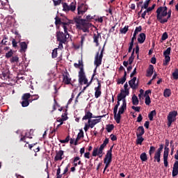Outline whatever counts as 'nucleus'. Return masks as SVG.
Returning <instances> with one entry per match:
<instances>
[{
    "label": "nucleus",
    "instance_id": "cd10ccee",
    "mask_svg": "<svg viewBox=\"0 0 178 178\" xmlns=\"http://www.w3.org/2000/svg\"><path fill=\"white\" fill-rule=\"evenodd\" d=\"M92 117V113L91 112H87L86 115L83 117L82 120H91Z\"/></svg>",
    "mask_w": 178,
    "mask_h": 178
},
{
    "label": "nucleus",
    "instance_id": "864d4df0",
    "mask_svg": "<svg viewBox=\"0 0 178 178\" xmlns=\"http://www.w3.org/2000/svg\"><path fill=\"white\" fill-rule=\"evenodd\" d=\"M155 6H156V4H153L152 7H147V8H146L148 15H149V12H152V10H154V9H155Z\"/></svg>",
    "mask_w": 178,
    "mask_h": 178
},
{
    "label": "nucleus",
    "instance_id": "f8f14e48",
    "mask_svg": "<svg viewBox=\"0 0 178 178\" xmlns=\"http://www.w3.org/2000/svg\"><path fill=\"white\" fill-rule=\"evenodd\" d=\"M102 85L99 81H97V87L95 88V98H99L102 92H101Z\"/></svg>",
    "mask_w": 178,
    "mask_h": 178
},
{
    "label": "nucleus",
    "instance_id": "20e7f679",
    "mask_svg": "<svg viewBox=\"0 0 178 178\" xmlns=\"http://www.w3.org/2000/svg\"><path fill=\"white\" fill-rule=\"evenodd\" d=\"M108 144H109V138H106L103 143L100 145L99 150L97 147H95L93 149V152L92 154V156H97V155H99V158H102V153L104 152V149H105Z\"/></svg>",
    "mask_w": 178,
    "mask_h": 178
},
{
    "label": "nucleus",
    "instance_id": "a18cd8bd",
    "mask_svg": "<svg viewBox=\"0 0 178 178\" xmlns=\"http://www.w3.org/2000/svg\"><path fill=\"white\" fill-rule=\"evenodd\" d=\"M172 51V48L168 47L165 51H163L164 56H169L170 55V51Z\"/></svg>",
    "mask_w": 178,
    "mask_h": 178
},
{
    "label": "nucleus",
    "instance_id": "bb28decb",
    "mask_svg": "<svg viewBox=\"0 0 178 178\" xmlns=\"http://www.w3.org/2000/svg\"><path fill=\"white\" fill-rule=\"evenodd\" d=\"M20 45V52H26V50L27 49V43L26 42H21L19 43Z\"/></svg>",
    "mask_w": 178,
    "mask_h": 178
},
{
    "label": "nucleus",
    "instance_id": "7c9ffc66",
    "mask_svg": "<svg viewBox=\"0 0 178 178\" xmlns=\"http://www.w3.org/2000/svg\"><path fill=\"white\" fill-rule=\"evenodd\" d=\"M163 95L165 98H168V97H170V95H172V90L169 88H166L163 92Z\"/></svg>",
    "mask_w": 178,
    "mask_h": 178
},
{
    "label": "nucleus",
    "instance_id": "ddd939ff",
    "mask_svg": "<svg viewBox=\"0 0 178 178\" xmlns=\"http://www.w3.org/2000/svg\"><path fill=\"white\" fill-rule=\"evenodd\" d=\"M136 81H137V77L136 76H134L132 79L129 81V84L131 88H132V90H136V88H138V82L136 83Z\"/></svg>",
    "mask_w": 178,
    "mask_h": 178
},
{
    "label": "nucleus",
    "instance_id": "c9c22d12",
    "mask_svg": "<svg viewBox=\"0 0 178 178\" xmlns=\"http://www.w3.org/2000/svg\"><path fill=\"white\" fill-rule=\"evenodd\" d=\"M156 148L154 146H150L149 150V155L151 158V159H152V154H154V152H155Z\"/></svg>",
    "mask_w": 178,
    "mask_h": 178
},
{
    "label": "nucleus",
    "instance_id": "3c124183",
    "mask_svg": "<svg viewBox=\"0 0 178 178\" xmlns=\"http://www.w3.org/2000/svg\"><path fill=\"white\" fill-rule=\"evenodd\" d=\"M87 36V33H85L81 36V46L83 47V44L84 41H86V37Z\"/></svg>",
    "mask_w": 178,
    "mask_h": 178
},
{
    "label": "nucleus",
    "instance_id": "c756f323",
    "mask_svg": "<svg viewBox=\"0 0 178 178\" xmlns=\"http://www.w3.org/2000/svg\"><path fill=\"white\" fill-rule=\"evenodd\" d=\"M154 162H157L159 163L161 162V153H158L157 152H155L154 156Z\"/></svg>",
    "mask_w": 178,
    "mask_h": 178
},
{
    "label": "nucleus",
    "instance_id": "4be33fe9",
    "mask_svg": "<svg viewBox=\"0 0 178 178\" xmlns=\"http://www.w3.org/2000/svg\"><path fill=\"white\" fill-rule=\"evenodd\" d=\"M145 33H141L138 38V42H139V44H144V42H145Z\"/></svg>",
    "mask_w": 178,
    "mask_h": 178
},
{
    "label": "nucleus",
    "instance_id": "6e6d98bb",
    "mask_svg": "<svg viewBox=\"0 0 178 178\" xmlns=\"http://www.w3.org/2000/svg\"><path fill=\"white\" fill-rule=\"evenodd\" d=\"M70 140V136H68L65 138V140H60V143H61V144H65L66 143H69Z\"/></svg>",
    "mask_w": 178,
    "mask_h": 178
},
{
    "label": "nucleus",
    "instance_id": "de8ad7c7",
    "mask_svg": "<svg viewBox=\"0 0 178 178\" xmlns=\"http://www.w3.org/2000/svg\"><path fill=\"white\" fill-rule=\"evenodd\" d=\"M172 77L174 80H178V69H175V72L172 73Z\"/></svg>",
    "mask_w": 178,
    "mask_h": 178
},
{
    "label": "nucleus",
    "instance_id": "e433bc0d",
    "mask_svg": "<svg viewBox=\"0 0 178 178\" xmlns=\"http://www.w3.org/2000/svg\"><path fill=\"white\" fill-rule=\"evenodd\" d=\"M21 105L23 108H26L30 105V100H22Z\"/></svg>",
    "mask_w": 178,
    "mask_h": 178
},
{
    "label": "nucleus",
    "instance_id": "603ef678",
    "mask_svg": "<svg viewBox=\"0 0 178 178\" xmlns=\"http://www.w3.org/2000/svg\"><path fill=\"white\" fill-rule=\"evenodd\" d=\"M11 63H15V62H19V57L17 56H13L10 58Z\"/></svg>",
    "mask_w": 178,
    "mask_h": 178
},
{
    "label": "nucleus",
    "instance_id": "09e8293b",
    "mask_svg": "<svg viewBox=\"0 0 178 178\" xmlns=\"http://www.w3.org/2000/svg\"><path fill=\"white\" fill-rule=\"evenodd\" d=\"M12 56H13V51L10 49L8 53L6 54V58L9 59V58H12Z\"/></svg>",
    "mask_w": 178,
    "mask_h": 178
},
{
    "label": "nucleus",
    "instance_id": "680f3d73",
    "mask_svg": "<svg viewBox=\"0 0 178 178\" xmlns=\"http://www.w3.org/2000/svg\"><path fill=\"white\" fill-rule=\"evenodd\" d=\"M143 30V27L141 26H139L136 28L134 33L136 34H138V33H140V31Z\"/></svg>",
    "mask_w": 178,
    "mask_h": 178
},
{
    "label": "nucleus",
    "instance_id": "0e129e2a",
    "mask_svg": "<svg viewBox=\"0 0 178 178\" xmlns=\"http://www.w3.org/2000/svg\"><path fill=\"white\" fill-rule=\"evenodd\" d=\"M77 137L79 138H83L84 137V131H83V129H81L79 133L77 135Z\"/></svg>",
    "mask_w": 178,
    "mask_h": 178
},
{
    "label": "nucleus",
    "instance_id": "58836bf2",
    "mask_svg": "<svg viewBox=\"0 0 178 178\" xmlns=\"http://www.w3.org/2000/svg\"><path fill=\"white\" fill-rule=\"evenodd\" d=\"M165 60H163V65L164 66H168V63L170 62V56H164Z\"/></svg>",
    "mask_w": 178,
    "mask_h": 178
},
{
    "label": "nucleus",
    "instance_id": "ea45409f",
    "mask_svg": "<svg viewBox=\"0 0 178 178\" xmlns=\"http://www.w3.org/2000/svg\"><path fill=\"white\" fill-rule=\"evenodd\" d=\"M70 7V10H71V12H74V10H76V2H72L70 3V5L69 6Z\"/></svg>",
    "mask_w": 178,
    "mask_h": 178
},
{
    "label": "nucleus",
    "instance_id": "473e14b6",
    "mask_svg": "<svg viewBox=\"0 0 178 178\" xmlns=\"http://www.w3.org/2000/svg\"><path fill=\"white\" fill-rule=\"evenodd\" d=\"M140 158L142 162H147V161L148 160V156H147V153L145 152L142 153L140 156Z\"/></svg>",
    "mask_w": 178,
    "mask_h": 178
},
{
    "label": "nucleus",
    "instance_id": "a878e982",
    "mask_svg": "<svg viewBox=\"0 0 178 178\" xmlns=\"http://www.w3.org/2000/svg\"><path fill=\"white\" fill-rule=\"evenodd\" d=\"M127 76V72L124 71L123 77L118 80L117 84H124V83L126 82Z\"/></svg>",
    "mask_w": 178,
    "mask_h": 178
},
{
    "label": "nucleus",
    "instance_id": "7ed1b4c3",
    "mask_svg": "<svg viewBox=\"0 0 178 178\" xmlns=\"http://www.w3.org/2000/svg\"><path fill=\"white\" fill-rule=\"evenodd\" d=\"M156 19L161 24H165L168 23L170 17L172 16V10H169L168 12V7H159L156 11Z\"/></svg>",
    "mask_w": 178,
    "mask_h": 178
},
{
    "label": "nucleus",
    "instance_id": "f3484780",
    "mask_svg": "<svg viewBox=\"0 0 178 178\" xmlns=\"http://www.w3.org/2000/svg\"><path fill=\"white\" fill-rule=\"evenodd\" d=\"M63 154H64L63 150H60L58 152L56 151V156L54 157V161H62L63 159Z\"/></svg>",
    "mask_w": 178,
    "mask_h": 178
},
{
    "label": "nucleus",
    "instance_id": "72a5a7b5",
    "mask_svg": "<svg viewBox=\"0 0 178 178\" xmlns=\"http://www.w3.org/2000/svg\"><path fill=\"white\" fill-rule=\"evenodd\" d=\"M127 103L126 102V100H124V102H122V104L120 106L118 112H124V110L126 109Z\"/></svg>",
    "mask_w": 178,
    "mask_h": 178
},
{
    "label": "nucleus",
    "instance_id": "6ab92c4d",
    "mask_svg": "<svg viewBox=\"0 0 178 178\" xmlns=\"http://www.w3.org/2000/svg\"><path fill=\"white\" fill-rule=\"evenodd\" d=\"M122 115H123V112H114V119L116 123H120V119H122Z\"/></svg>",
    "mask_w": 178,
    "mask_h": 178
},
{
    "label": "nucleus",
    "instance_id": "b1692460",
    "mask_svg": "<svg viewBox=\"0 0 178 178\" xmlns=\"http://www.w3.org/2000/svg\"><path fill=\"white\" fill-rule=\"evenodd\" d=\"M65 120H67V113L63 114L62 118H57V122H58L60 124H63V122H65Z\"/></svg>",
    "mask_w": 178,
    "mask_h": 178
},
{
    "label": "nucleus",
    "instance_id": "412c9836",
    "mask_svg": "<svg viewBox=\"0 0 178 178\" xmlns=\"http://www.w3.org/2000/svg\"><path fill=\"white\" fill-rule=\"evenodd\" d=\"M152 74H154V65H149V67L147 70L146 76L151 77V76H152Z\"/></svg>",
    "mask_w": 178,
    "mask_h": 178
},
{
    "label": "nucleus",
    "instance_id": "aec40b11",
    "mask_svg": "<svg viewBox=\"0 0 178 178\" xmlns=\"http://www.w3.org/2000/svg\"><path fill=\"white\" fill-rule=\"evenodd\" d=\"M144 133H145V129H144V127H138L137 129L136 137H141L144 136Z\"/></svg>",
    "mask_w": 178,
    "mask_h": 178
},
{
    "label": "nucleus",
    "instance_id": "f257e3e1",
    "mask_svg": "<svg viewBox=\"0 0 178 178\" xmlns=\"http://www.w3.org/2000/svg\"><path fill=\"white\" fill-rule=\"evenodd\" d=\"M74 67L76 69H79L78 77H79V83L81 86L83 84H87V87H90L92 83V80H94V77L97 75V67L93 71V74L91 77L90 81L88 82V79L86 76V72H84V65L83 64V60H79V63H74Z\"/></svg>",
    "mask_w": 178,
    "mask_h": 178
},
{
    "label": "nucleus",
    "instance_id": "5fc2aeb1",
    "mask_svg": "<svg viewBox=\"0 0 178 178\" xmlns=\"http://www.w3.org/2000/svg\"><path fill=\"white\" fill-rule=\"evenodd\" d=\"M168 156H163L164 166L165 168H168V166H169V163L168 162Z\"/></svg>",
    "mask_w": 178,
    "mask_h": 178
},
{
    "label": "nucleus",
    "instance_id": "5701e85b",
    "mask_svg": "<svg viewBox=\"0 0 178 178\" xmlns=\"http://www.w3.org/2000/svg\"><path fill=\"white\" fill-rule=\"evenodd\" d=\"M150 2H151V0H146L144 2L143 6H141V10L140 11L138 12V15H141V13H143V9H147Z\"/></svg>",
    "mask_w": 178,
    "mask_h": 178
},
{
    "label": "nucleus",
    "instance_id": "f704fd0d",
    "mask_svg": "<svg viewBox=\"0 0 178 178\" xmlns=\"http://www.w3.org/2000/svg\"><path fill=\"white\" fill-rule=\"evenodd\" d=\"M136 144L138 145H141L143 144V142L144 141V138L143 136H136Z\"/></svg>",
    "mask_w": 178,
    "mask_h": 178
},
{
    "label": "nucleus",
    "instance_id": "774afa93",
    "mask_svg": "<svg viewBox=\"0 0 178 178\" xmlns=\"http://www.w3.org/2000/svg\"><path fill=\"white\" fill-rule=\"evenodd\" d=\"M12 44L13 48H17V42H16V40L15 39L12 40Z\"/></svg>",
    "mask_w": 178,
    "mask_h": 178
},
{
    "label": "nucleus",
    "instance_id": "2f4dec72",
    "mask_svg": "<svg viewBox=\"0 0 178 178\" xmlns=\"http://www.w3.org/2000/svg\"><path fill=\"white\" fill-rule=\"evenodd\" d=\"M115 129V125L113 124H108L106 125V130L108 133H111L112 130Z\"/></svg>",
    "mask_w": 178,
    "mask_h": 178
},
{
    "label": "nucleus",
    "instance_id": "8fccbe9b",
    "mask_svg": "<svg viewBox=\"0 0 178 178\" xmlns=\"http://www.w3.org/2000/svg\"><path fill=\"white\" fill-rule=\"evenodd\" d=\"M168 37H169V35H168V33L165 32L163 33L161 40V41H165V40H168Z\"/></svg>",
    "mask_w": 178,
    "mask_h": 178
},
{
    "label": "nucleus",
    "instance_id": "37998d69",
    "mask_svg": "<svg viewBox=\"0 0 178 178\" xmlns=\"http://www.w3.org/2000/svg\"><path fill=\"white\" fill-rule=\"evenodd\" d=\"M63 10L65 12H69L70 7L69 5H67V3H63Z\"/></svg>",
    "mask_w": 178,
    "mask_h": 178
},
{
    "label": "nucleus",
    "instance_id": "e2e57ef3",
    "mask_svg": "<svg viewBox=\"0 0 178 178\" xmlns=\"http://www.w3.org/2000/svg\"><path fill=\"white\" fill-rule=\"evenodd\" d=\"M133 47H134V43L133 42H129V47L128 49V53L130 54V52H131V51H133Z\"/></svg>",
    "mask_w": 178,
    "mask_h": 178
},
{
    "label": "nucleus",
    "instance_id": "49530a36",
    "mask_svg": "<svg viewBox=\"0 0 178 178\" xmlns=\"http://www.w3.org/2000/svg\"><path fill=\"white\" fill-rule=\"evenodd\" d=\"M58 56V49H54L51 53V58L55 59Z\"/></svg>",
    "mask_w": 178,
    "mask_h": 178
},
{
    "label": "nucleus",
    "instance_id": "13d9d810",
    "mask_svg": "<svg viewBox=\"0 0 178 178\" xmlns=\"http://www.w3.org/2000/svg\"><path fill=\"white\" fill-rule=\"evenodd\" d=\"M163 156H169V147H164Z\"/></svg>",
    "mask_w": 178,
    "mask_h": 178
},
{
    "label": "nucleus",
    "instance_id": "9b49d317",
    "mask_svg": "<svg viewBox=\"0 0 178 178\" xmlns=\"http://www.w3.org/2000/svg\"><path fill=\"white\" fill-rule=\"evenodd\" d=\"M54 102L56 103L54 106H53V110L52 112L55 111H59L60 112H67V105H66L64 107H60V106H59V104H58V103H56V100L54 99Z\"/></svg>",
    "mask_w": 178,
    "mask_h": 178
},
{
    "label": "nucleus",
    "instance_id": "4c0bfd02",
    "mask_svg": "<svg viewBox=\"0 0 178 178\" xmlns=\"http://www.w3.org/2000/svg\"><path fill=\"white\" fill-rule=\"evenodd\" d=\"M132 103L133 105H138V98L137 96H136V95L132 96Z\"/></svg>",
    "mask_w": 178,
    "mask_h": 178
},
{
    "label": "nucleus",
    "instance_id": "6e6552de",
    "mask_svg": "<svg viewBox=\"0 0 178 178\" xmlns=\"http://www.w3.org/2000/svg\"><path fill=\"white\" fill-rule=\"evenodd\" d=\"M129 94V90H124L122 89L120 90V93L118 94L117 97L118 102H120V101H122V102H124V101H126V97H127Z\"/></svg>",
    "mask_w": 178,
    "mask_h": 178
},
{
    "label": "nucleus",
    "instance_id": "dca6fc26",
    "mask_svg": "<svg viewBox=\"0 0 178 178\" xmlns=\"http://www.w3.org/2000/svg\"><path fill=\"white\" fill-rule=\"evenodd\" d=\"M0 78L1 80H8L9 79V70H1V74H0Z\"/></svg>",
    "mask_w": 178,
    "mask_h": 178
},
{
    "label": "nucleus",
    "instance_id": "39448f33",
    "mask_svg": "<svg viewBox=\"0 0 178 178\" xmlns=\"http://www.w3.org/2000/svg\"><path fill=\"white\" fill-rule=\"evenodd\" d=\"M55 19H56V22H55L56 26H58V24H61L63 29H64V31L65 33H67V30L69 27H70V24H72V21H70L66 17H64L63 19H60L59 17H56Z\"/></svg>",
    "mask_w": 178,
    "mask_h": 178
},
{
    "label": "nucleus",
    "instance_id": "f03ea898",
    "mask_svg": "<svg viewBox=\"0 0 178 178\" xmlns=\"http://www.w3.org/2000/svg\"><path fill=\"white\" fill-rule=\"evenodd\" d=\"M92 20H94V17L91 15L86 16V19H81V16H78L74 18V21L76 24V29L82 30L83 33H90V29L92 26V24L90 23Z\"/></svg>",
    "mask_w": 178,
    "mask_h": 178
},
{
    "label": "nucleus",
    "instance_id": "79ce46f5",
    "mask_svg": "<svg viewBox=\"0 0 178 178\" xmlns=\"http://www.w3.org/2000/svg\"><path fill=\"white\" fill-rule=\"evenodd\" d=\"M40 98V96L38 95H31V99H29L30 102L32 101H37Z\"/></svg>",
    "mask_w": 178,
    "mask_h": 178
},
{
    "label": "nucleus",
    "instance_id": "c03bdc74",
    "mask_svg": "<svg viewBox=\"0 0 178 178\" xmlns=\"http://www.w3.org/2000/svg\"><path fill=\"white\" fill-rule=\"evenodd\" d=\"M156 115V112H150L148 115V118L150 120V122H152L154 120V116Z\"/></svg>",
    "mask_w": 178,
    "mask_h": 178
},
{
    "label": "nucleus",
    "instance_id": "423d86ee",
    "mask_svg": "<svg viewBox=\"0 0 178 178\" xmlns=\"http://www.w3.org/2000/svg\"><path fill=\"white\" fill-rule=\"evenodd\" d=\"M70 37V35L67 32H67L64 31V33L63 32H60V31H58L56 33L57 41H60L61 42H66V41H67Z\"/></svg>",
    "mask_w": 178,
    "mask_h": 178
},
{
    "label": "nucleus",
    "instance_id": "bf43d9fd",
    "mask_svg": "<svg viewBox=\"0 0 178 178\" xmlns=\"http://www.w3.org/2000/svg\"><path fill=\"white\" fill-rule=\"evenodd\" d=\"M163 156H169V147H164Z\"/></svg>",
    "mask_w": 178,
    "mask_h": 178
},
{
    "label": "nucleus",
    "instance_id": "1a4fd4ad",
    "mask_svg": "<svg viewBox=\"0 0 178 178\" xmlns=\"http://www.w3.org/2000/svg\"><path fill=\"white\" fill-rule=\"evenodd\" d=\"M102 58H104V56L102 54H99V51H98L95 56L94 61V65L96 66V67H99V66L102 65Z\"/></svg>",
    "mask_w": 178,
    "mask_h": 178
},
{
    "label": "nucleus",
    "instance_id": "052dcab7",
    "mask_svg": "<svg viewBox=\"0 0 178 178\" xmlns=\"http://www.w3.org/2000/svg\"><path fill=\"white\" fill-rule=\"evenodd\" d=\"M145 104L147 105H149L151 104V98L149 97V95L146 96L145 99Z\"/></svg>",
    "mask_w": 178,
    "mask_h": 178
},
{
    "label": "nucleus",
    "instance_id": "338daca9",
    "mask_svg": "<svg viewBox=\"0 0 178 178\" xmlns=\"http://www.w3.org/2000/svg\"><path fill=\"white\" fill-rule=\"evenodd\" d=\"M110 138H111V141H116V140H118V137L115 135H114L113 134H112L110 136Z\"/></svg>",
    "mask_w": 178,
    "mask_h": 178
},
{
    "label": "nucleus",
    "instance_id": "9d476101",
    "mask_svg": "<svg viewBox=\"0 0 178 178\" xmlns=\"http://www.w3.org/2000/svg\"><path fill=\"white\" fill-rule=\"evenodd\" d=\"M105 115L97 116V117H94V118H97L99 119H95V120H89L88 121V123L89 124V126H90V129H93L94 126L95 124H97V123H99L101 122V118H104Z\"/></svg>",
    "mask_w": 178,
    "mask_h": 178
},
{
    "label": "nucleus",
    "instance_id": "4468645a",
    "mask_svg": "<svg viewBox=\"0 0 178 178\" xmlns=\"http://www.w3.org/2000/svg\"><path fill=\"white\" fill-rule=\"evenodd\" d=\"M78 15H84L87 10V7L84 5L83 3L79 4L78 8Z\"/></svg>",
    "mask_w": 178,
    "mask_h": 178
},
{
    "label": "nucleus",
    "instance_id": "4d7b16f0",
    "mask_svg": "<svg viewBox=\"0 0 178 178\" xmlns=\"http://www.w3.org/2000/svg\"><path fill=\"white\" fill-rule=\"evenodd\" d=\"M177 175H178V169L172 168V177H176Z\"/></svg>",
    "mask_w": 178,
    "mask_h": 178
},
{
    "label": "nucleus",
    "instance_id": "393cba45",
    "mask_svg": "<svg viewBox=\"0 0 178 178\" xmlns=\"http://www.w3.org/2000/svg\"><path fill=\"white\" fill-rule=\"evenodd\" d=\"M101 38V33L94 34L93 35V42H95L96 47H98L99 45V42L98 40Z\"/></svg>",
    "mask_w": 178,
    "mask_h": 178
},
{
    "label": "nucleus",
    "instance_id": "2eb2a0df",
    "mask_svg": "<svg viewBox=\"0 0 178 178\" xmlns=\"http://www.w3.org/2000/svg\"><path fill=\"white\" fill-rule=\"evenodd\" d=\"M63 83L65 84V86H69V84L73 86V84H72V78H69V74H63Z\"/></svg>",
    "mask_w": 178,
    "mask_h": 178
},
{
    "label": "nucleus",
    "instance_id": "69168bd1",
    "mask_svg": "<svg viewBox=\"0 0 178 178\" xmlns=\"http://www.w3.org/2000/svg\"><path fill=\"white\" fill-rule=\"evenodd\" d=\"M163 149V145L161 144L159 145V148L156 150V152H158L159 154H162Z\"/></svg>",
    "mask_w": 178,
    "mask_h": 178
},
{
    "label": "nucleus",
    "instance_id": "0eeeda50",
    "mask_svg": "<svg viewBox=\"0 0 178 178\" xmlns=\"http://www.w3.org/2000/svg\"><path fill=\"white\" fill-rule=\"evenodd\" d=\"M176 116H177V112H170L167 117V126L170 127L173 122H176Z\"/></svg>",
    "mask_w": 178,
    "mask_h": 178
},
{
    "label": "nucleus",
    "instance_id": "c85d7f7f",
    "mask_svg": "<svg viewBox=\"0 0 178 178\" xmlns=\"http://www.w3.org/2000/svg\"><path fill=\"white\" fill-rule=\"evenodd\" d=\"M31 98V94L24 93L22 97V101H30Z\"/></svg>",
    "mask_w": 178,
    "mask_h": 178
},
{
    "label": "nucleus",
    "instance_id": "a211bd4d",
    "mask_svg": "<svg viewBox=\"0 0 178 178\" xmlns=\"http://www.w3.org/2000/svg\"><path fill=\"white\" fill-rule=\"evenodd\" d=\"M112 149H113V145L110 147V149L107 151L104 161H108L112 162Z\"/></svg>",
    "mask_w": 178,
    "mask_h": 178
},
{
    "label": "nucleus",
    "instance_id": "a19ab883",
    "mask_svg": "<svg viewBox=\"0 0 178 178\" xmlns=\"http://www.w3.org/2000/svg\"><path fill=\"white\" fill-rule=\"evenodd\" d=\"M121 34H126L129 31V26H125L124 28L120 29Z\"/></svg>",
    "mask_w": 178,
    "mask_h": 178
}]
</instances>
